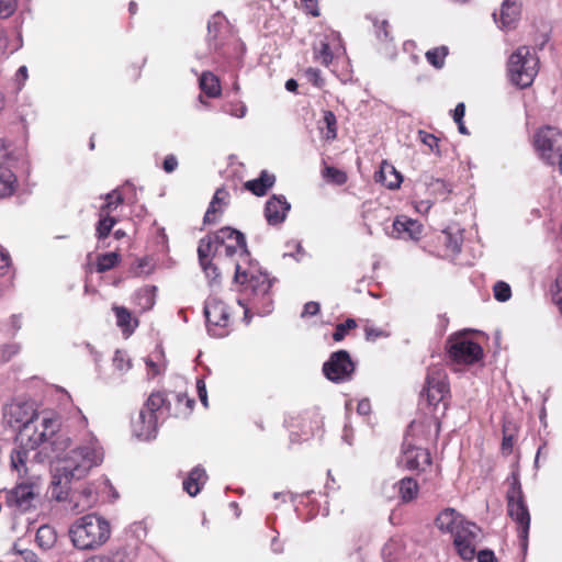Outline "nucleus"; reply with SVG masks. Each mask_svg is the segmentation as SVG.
<instances>
[{
	"label": "nucleus",
	"mask_w": 562,
	"mask_h": 562,
	"mask_svg": "<svg viewBox=\"0 0 562 562\" xmlns=\"http://www.w3.org/2000/svg\"><path fill=\"white\" fill-rule=\"evenodd\" d=\"M35 539L41 548L49 549L56 541V533L49 526H42L37 529Z\"/></svg>",
	"instance_id": "obj_38"
},
{
	"label": "nucleus",
	"mask_w": 562,
	"mask_h": 562,
	"mask_svg": "<svg viewBox=\"0 0 562 562\" xmlns=\"http://www.w3.org/2000/svg\"><path fill=\"white\" fill-rule=\"evenodd\" d=\"M72 480L74 479L70 477L67 473H61V471H58V468L55 467L50 485L52 497L58 502L69 498V502L72 503V509L77 512H83L91 507L95 501V497L92 491L89 488H83L82 491H75L70 493V483Z\"/></svg>",
	"instance_id": "obj_5"
},
{
	"label": "nucleus",
	"mask_w": 562,
	"mask_h": 562,
	"mask_svg": "<svg viewBox=\"0 0 562 562\" xmlns=\"http://www.w3.org/2000/svg\"><path fill=\"white\" fill-rule=\"evenodd\" d=\"M121 260V254L119 251V249L114 250V251H111V252H108V257H106V261H108V270L114 268L115 266L119 265Z\"/></svg>",
	"instance_id": "obj_62"
},
{
	"label": "nucleus",
	"mask_w": 562,
	"mask_h": 562,
	"mask_svg": "<svg viewBox=\"0 0 562 562\" xmlns=\"http://www.w3.org/2000/svg\"><path fill=\"white\" fill-rule=\"evenodd\" d=\"M520 16V4L517 0H504L501 7V25L513 29Z\"/></svg>",
	"instance_id": "obj_27"
},
{
	"label": "nucleus",
	"mask_w": 562,
	"mask_h": 562,
	"mask_svg": "<svg viewBox=\"0 0 562 562\" xmlns=\"http://www.w3.org/2000/svg\"><path fill=\"white\" fill-rule=\"evenodd\" d=\"M425 184L428 191L437 198L446 199L452 191L451 184L440 178L426 177Z\"/></svg>",
	"instance_id": "obj_30"
},
{
	"label": "nucleus",
	"mask_w": 562,
	"mask_h": 562,
	"mask_svg": "<svg viewBox=\"0 0 562 562\" xmlns=\"http://www.w3.org/2000/svg\"><path fill=\"white\" fill-rule=\"evenodd\" d=\"M374 33L379 41L389 42L391 41V36L389 33V22L386 20L379 21L378 19H373Z\"/></svg>",
	"instance_id": "obj_45"
},
{
	"label": "nucleus",
	"mask_w": 562,
	"mask_h": 562,
	"mask_svg": "<svg viewBox=\"0 0 562 562\" xmlns=\"http://www.w3.org/2000/svg\"><path fill=\"white\" fill-rule=\"evenodd\" d=\"M448 55L447 46H438L426 52L425 56L427 61L435 68L440 69L445 65V59Z\"/></svg>",
	"instance_id": "obj_37"
},
{
	"label": "nucleus",
	"mask_w": 562,
	"mask_h": 562,
	"mask_svg": "<svg viewBox=\"0 0 562 562\" xmlns=\"http://www.w3.org/2000/svg\"><path fill=\"white\" fill-rule=\"evenodd\" d=\"M154 290L155 288H145L137 292L139 305L144 311L151 308L155 304Z\"/></svg>",
	"instance_id": "obj_44"
},
{
	"label": "nucleus",
	"mask_w": 562,
	"mask_h": 562,
	"mask_svg": "<svg viewBox=\"0 0 562 562\" xmlns=\"http://www.w3.org/2000/svg\"><path fill=\"white\" fill-rule=\"evenodd\" d=\"M324 178L327 180L334 182L335 184L341 186L345 184L347 181V175L345 171L339 170L335 167L327 166L325 167L323 171Z\"/></svg>",
	"instance_id": "obj_41"
},
{
	"label": "nucleus",
	"mask_w": 562,
	"mask_h": 562,
	"mask_svg": "<svg viewBox=\"0 0 562 562\" xmlns=\"http://www.w3.org/2000/svg\"><path fill=\"white\" fill-rule=\"evenodd\" d=\"M291 209V204L286 201L285 196L273 194L268 199L265 205V218L271 226L281 225Z\"/></svg>",
	"instance_id": "obj_19"
},
{
	"label": "nucleus",
	"mask_w": 562,
	"mask_h": 562,
	"mask_svg": "<svg viewBox=\"0 0 562 562\" xmlns=\"http://www.w3.org/2000/svg\"><path fill=\"white\" fill-rule=\"evenodd\" d=\"M86 292L98 293V286L103 280V272H105V254H89L86 265Z\"/></svg>",
	"instance_id": "obj_17"
},
{
	"label": "nucleus",
	"mask_w": 562,
	"mask_h": 562,
	"mask_svg": "<svg viewBox=\"0 0 562 562\" xmlns=\"http://www.w3.org/2000/svg\"><path fill=\"white\" fill-rule=\"evenodd\" d=\"M321 305L318 302L310 301L305 303L301 317L315 316L319 313Z\"/></svg>",
	"instance_id": "obj_52"
},
{
	"label": "nucleus",
	"mask_w": 562,
	"mask_h": 562,
	"mask_svg": "<svg viewBox=\"0 0 562 562\" xmlns=\"http://www.w3.org/2000/svg\"><path fill=\"white\" fill-rule=\"evenodd\" d=\"M247 108L245 104H238L236 106L231 105V108L225 106V112L229 113L236 117H244L246 114Z\"/></svg>",
	"instance_id": "obj_61"
},
{
	"label": "nucleus",
	"mask_w": 562,
	"mask_h": 562,
	"mask_svg": "<svg viewBox=\"0 0 562 562\" xmlns=\"http://www.w3.org/2000/svg\"><path fill=\"white\" fill-rule=\"evenodd\" d=\"M166 403L167 398L164 392H153L145 402L143 409H145L150 416L156 415V412L162 408Z\"/></svg>",
	"instance_id": "obj_36"
},
{
	"label": "nucleus",
	"mask_w": 562,
	"mask_h": 562,
	"mask_svg": "<svg viewBox=\"0 0 562 562\" xmlns=\"http://www.w3.org/2000/svg\"><path fill=\"white\" fill-rule=\"evenodd\" d=\"M509 487L506 493L507 512L509 517L518 525V537L522 550H527L530 528V514L525 502L518 470L508 476Z\"/></svg>",
	"instance_id": "obj_1"
},
{
	"label": "nucleus",
	"mask_w": 562,
	"mask_h": 562,
	"mask_svg": "<svg viewBox=\"0 0 562 562\" xmlns=\"http://www.w3.org/2000/svg\"><path fill=\"white\" fill-rule=\"evenodd\" d=\"M494 297L498 302H506L512 296V289L508 283L504 281H497L493 286Z\"/></svg>",
	"instance_id": "obj_43"
},
{
	"label": "nucleus",
	"mask_w": 562,
	"mask_h": 562,
	"mask_svg": "<svg viewBox=\"0 0 562 562\" xmlns=\"http://www.w3.org/2000/svg\"><path fill=\"white\" fill-rule=\"evenodd\" d=\"M157 431V415H148L145 409H140L138 417L133 422V432L136 437L149 440L155 437Z\"/></svg>",
	"instance_id": "obj_21"
},
{
	"label": "nucleus",
	"mask_w": 562,
	"mask_h": 562,
	"mask_svg": "<svg viewBox=\"0 0 562 562\" xmlns=\"http://www.w3.org/2000/svg\"><path fill=\"white\" fill-rule=\"evenodd\" d=\"M374 179L376 182L384 184L387 189L395 190L400 188L403 181V176L392 164L383 161L379 171L375 172Z\"/></svg>",
	"instance_id": "obj_24"
},
{
	"label": "nucleus",
	"mask_w": 562,
	"mask_h": 562,
	"mask_svg": "<svg viewBox=\"0 0 562 562\" xmlns=\"http://www.w3.org/2000/svg\"><path fill=\"white\" fill-rule=\"evenodd\" d=\"M38 415L31 404L23 402H13L7 405L4 409L5 422L10 427L18 429V432Z\"/></svg>",
	"instance_id": "obj_16"
},
{
	"label": "nucleus",
	"mask_w": 562,
	"mask_h": 562,
	"mask_svg": "<svg viewBox=\"0 0 562 562\" xmlns=\"http://www.w3.org/2000/svg\"><path fill=\"white\" fill-rule=\"evenodd\" d=\"M468 521L457 513L453 508L443 509L436 518V526L443 532H449L452 536L459 531L461 526H464Z\"/></svg>",
	"instance_id": "obj_22"
},
{
	"label": "nucleus",
	"mask_w": 562,
	"mask_h": 562,
	"mask_svg": "<svg viewBox=\"0 0 562 562\" xmlns=\"http://www.w3.org/2000/svg\"><path fill=\"white\" fill-rule=\"evenodd\" d=\"M447 353L448 358L456 363L473 364L482 359L483 349L477 342L459 334L447 340Z\"/></svg>",
	"instance_id": "obj_9"
},
{
	"label": "nucleus",
	"mask_w": 562,
	"mask_h": 562,
	"mask_svg": "<svg viewBox=\"0 0 562 562\" xmlns=\"http://www.w3.org/2000/svg\"><path fill=\"white\" fill-rule=\"evenodd\" d=\"M234 281L236 283L245 284V290L250 291L256 297H266L269 295L272 280L268 273L251 270H243L240 263H235Z\"/></svg>",
	"instance_id": "obj_12"
},
{
	"label": "nucleus",
	"mask_w": 562,
	"mask_h": 562,
	"mask_svg": "<svg viewBox=\"0 0 562 562\" xmlns=\"http://www.w3.org/2000/svg\"><path fill=\"white\" fill-rule=\"evenodd\" d=\"M196 391H198V395H199L201 403L203 404L204 407H207L209 406L207 392H206V386H205L203 379L196 380Z\"/></svg>",
	"instance_id": "obj_55"
},
{
	"label": "nucleus",
	"mask_w": 562,
	"mask_h": 562,
	"mask_svg": "<svg viewBox=\"0 0 562 562\" xmlns=\"http://www.w3.org/2000/svg\"><path fill=\"white\" fill-rule=\"evenodd\" d=\"M356 370V364L347 350L333 352L323 364L324 375L334 383L350 381Z\"/></svg>",
	"instance_id": "obj_11"
},
{
	"label": "nucleus",
	"mask_w": 562,
	"mask_h": 562,
	"mask_svg": "<svg viewBox=\"0 0 562 562\" xmlns=\"http://www.w3.org/2000/svg\"><path fill=\"white\" fill-rule=\"evenodd\" d=\"M364 334L368 341H375L380 337H387L384 330L372 326H366Z\"/></svg>",
	"instance_id": "obj_51"
},
{
	"label": "nucleus",
	"mask_w": 562,
	"mask_h": 562,
	"mask_svg": "<svg viewBox=\"0 0 562 562\" xmlns=\"http://www.w3.org/2000/svg\"><path fill=\"white\" fill-rule=\"evenodd\" d=\"M58 430L56 418L38 415L31 423L26 424L16 436V441L26 448L36 449L49 440Z\"/></svg>",
	"instance_id": "obj_7"
},
{
	"label": "nucleus",
	"mask_w": 562,
	"mask_h": 562,
	"mask_svg": "<svg viewBox=\"0 0 562 562\" xmlns=\"http://www.w3.org/2000/svg\"><path fill=\"white\" fill-rule=\"evenodd\" d=\"M316 58L321 60L322 65L329 66L333 61V53L328 43H322L321 48L316 55Z\"/></svg>",
	"instance_id": "obj_48"
},
{
	"label": "nucleus",
	"mask_w": 562,
	"mask_h": 562,
	"mask_svg": "<svg viewBox=\"0 0 562 562\" xmlns=\"http://www.w3.org/2000/svg\"><path fill=\"white\" fill-rule=\"evenodd\" d=\"M276 182L274 175H270L267 170H262L257 179L245 182L244 187L257 196H263Z\"/></svg>",
	"instance_id": "obj_26"
},
{
	"label": "nucleus",
	"mask_w": 562,
	"mask_h": 562,
	"mask_svg": "<svg viewBox=\"0 0 562 562\" xmlns=\"http://www.w3.org/2000/svg\"><path fill=\"white\" fill-rule=\"evenodd\" d=\"M206 481L205 470L201 467H195L189 473V476L183 481V490L190 495L195 496Z\"/></svg>",
	"instance_id": "obj_28"
},
{
	"label": "nucleus",
	"mask_w": 562,
	"mask_h": 562,
	"mask_svg": "<svg viewBox=\"0 0 562 562\" xmlns=\"http://www.w3.org/2000/svg\"><path fill=\"white\" fill-rule=\"evenodd\" d=\"M211 282H216L220 278L218 268L210 260V265H200Z\"/></svg>",
	"instance_id": "obj_53"
},
{
	"label": "nucleus",
	"mask_w": 562,
	"mask_h": 562,
	"mask_svg": "<svg viewBox=\"0 0 562 562\" xmlns=\"http://www.w3.org/2000/svg\"><path fill=\"white\" fill-rule=\"evenodd\" d=\"M162 167H164V170L168 173L175 171L178 167V160H177L176 156H173V155L166 156L164 159Z\"/></svg>",
	"instance_id": "obj_59"
},
{
	"label": "nucleus",
	"mask_w": 562,
	"mask_h": 562,
	"mask_svg": "<svg viewBox=\"0 0 562 562\" xmlns=\"http://www.w3.org/2000/svg\"><path fill=\"white\" fill-rule=\"evenodd\" d=\"M418 136L420 142L428 146L432 151H435L436 154L440 153L438 148L439 139L434 134L427 133L425 131H419Z\"/></svg>",
	"instance_id": "obj_47"
},
{
	"label": "nucleus",
	"mask_w": 562,
	"mask_h": 562,
	"mask_svg": "<svg viewBox=\"0 0 562 562\" xmlns=\"http://www.w3.org/2000/svg\"><path fill=\"white\" fill-rule=\"evenodd\" d=\"M323 121L326 125L325 138L333 140L337 137V120L336 115L331 111H325Z\"/></svg>",
	"instance_id": "obj_40"
},
{
	"label": "nucleus",
	"mask_w": 562,
	"mask_h": 562,
	"mask_svg": "<svg viewBox=\"0 0 562 562\" xmlns=\"http://www.w3.org/2000/svg\"><path fill=\"white\" fill-rule=\"evenodd\" d=\"M105 520L94 514L78 519L70 528V538L75 547L81 550L93 549L104 541Z\"/></svg>",
	"instance_id": "obj_4"
},
{
	"label": "nucleus",
	"mask_w": 562,
	"mask_h": 562,
	"mask_svg": "<svg viewBox=\"0 0 562 562\" xmlns=\"http://www.w3.org/2000/svg\"><path fill=\"white\" fill-rule=\"evenodd\" d=\"M481 529L474 522H467L453 536V544L458 554L465 561H472L476 554Z\"/></svg>",
	"instance_id": "obj_13"
},
{
	"label": "nucleus",
	"mask_w": 562,
	"mask_h": 562,
	"mask_svg": "<svg viewBox=\"0 0 562 562\" xmlns=\"http://www.w3.org/2000/svg\"><path fill=\"white\" fill-rule=\"evenodd\" d=\"M475 555L477 558V562H497L494 552L488 549L481 550Z\"/></svg>",
	"instance_id": "obj_58"
},
{
	"label": "nucleus",
	"mask_w": 562,
	"mask_h": 562,
	"mask_svg": "<svg viewBox=\"0 0 562 562\" xmlns=\"http://www.w3.org/2000/svg\"><path fill=\"white\" fill-rule=\"evenodd\" d=\"M507 67L512 83L528 88L539 71V58L529 46H520L510 55Z\"/></svg>",
	"instance_id": "obj_3"
},
{
	"label": "nucleus",
	"mask_w": 562,
	"mask_h": 562,
	"mask_svg": "<svg viewBox=\"0 0 562 562\" xmlns=\"http://www.w3.org/2000/svg\"><path fill=\"white\" fill-rule=\"evenodd\" d=\"M357 412L359 415L367 416L371 412V403L368 398L359 401L357 405Z\"/></svg>",
	"instance_id": "obj_63"
},
{
	"label": "nucleus",
	"mask_w": 562,
	"mask_h": 562,
	"mask_svg": "<svg viewBox=\"0 0 562 562\" xmlns=\"http://www.w3.org/2000/svg\"><path fill=\"white\" fill-rule=\"evenodd\" d=\"M16 9V0H0V18L11 16Z\"/></svg>",
	"instance_id": "obj_49"
},
{
	"label": "nucleus",
	"mask_w": 562,
	"mask_h": 562,
	"mask_svg": "<svg viewBox=\"0 0 562 562\" xmlns=\"http://www.w3.org/2000/svg\"><path fill=\"white\" fill-rule=\"evenodd\" d=\"M131 532L136 537V539L138 541H140L143 538L146 537L147 535V529H146V526L144 522L142 521H138V522H134L132 526H131Z\"/></svg>",
	"instance_id": "obj_56"
},
{
	"label": "nucleus",
	"mask_w": 562,
	"mask_h": 562,
	"mask_svg": "<svg viewBox=\"0 0 562 562\" xmlns=\"http://www.w3.org/2000/svg\"><path fill=\"white\" fill-rule=\"evenodd\" d=\"M225 18L221 13L214 14L207 22L206 42L210 52L222 54L224 41L222 37V29L224 27Z\"/></svg>",
	"instance_id": "obj_20"
},
{
	"label": "nucleus",
	"mask_w": 562,
	"mask_h": 562,
	"mask_svg": "<svg viewBox=\"0 0 562 562\" xmlns=\"http://www.w3.org/2000/svg\"><path fill=\"white\" fill-rule=\"evenodd\" d=\"M397 463L406 470L420 471L425 465H429L431 463V458L427 449L404 442Z\"/></svg>",
	"instance_id": "obj_15"
},
{
	"label": "nucleus",
	"mask_w": 562,
	"mask_h": 562,
	"mask_svg": "<svg viewBox=\"0 0 562 562\" xmlns=\"http://www.w3.org/2000/svg\"><path fill=\"white\" fill-rule=\"evenodd\" d=\"M200 88L210 98L221 94L220 79L211 71H204L200 77Z\"/></svg>",
	"instance_id": "obj_29"
},
{
	"label": "nucleus",
	"mask_w": 562,
	"mask_h": 562,
	"mask_svg": "<svg viewBox=\"0 0 562 562\" xmlns=\"http://www.w3.org/2000/svg\"><path fill=\"white\" fill-rule=\"evenodd\" d=\"M393 231L397 238L417 240L422 234V225L406 216H397L393 222Z\"/></svg>",
	"instance_id": "obj_23"
},
{
	"label": "nucleus",
	"mask_w": 562,
	"mask_h": 562,
	"mask_svg": "<svg viewBox=\"0 0 562 562\" xmlns=\"http://www.w3.org/2000/svg\"><path fill=\"white\" fill-rule=\"evenodd\" d=\"M305 76L314 86L318 88L323 87L324 79L321 76L319 69L310 67L305 70Z\"/></svg>",
	"instance_id": "obj_50"
},
{
	"label": "nucleus",
	"mask_w": 562,
	"mask_h": 562,
	"mask_svg": "<svg viewBox=\"0 0 562 562\" xmlns=\"http://www.w3.org/2000/svg\"><path fill=\"white\" fill-rule=\"evenodd\" d=\"M357 323L353 318H347L346 322L336 325L335 331L333 333V339L335 341H341L349 329L356 328Z\"/></svg>",
	"instance_id": "obj_42"
},
{
	"label": "nucleus",
	"mask_w": 562,
	"mask_h": 562,
	"mask_svg": "<svg viewBox=\"0 0 562 562\" xmlns=\"http://www.w3.org/2000/svg\"><path fill=\"white\" fill-rule=\"evenodd\" d=\"M137 555V546L128 544L112 551L108 562H133Z\"/></svg>",
	"instance_id": "obj_34"
},
{
	"label": "nucleus",
	"mask_w": 562,
	"mask_h": 562,
	"mask_svg": "<svg viewBox=\"0 0 562 562\" xmlns=\"http://www.w3.org/2000/svg\"><path fill=\"white\" fill-rule=\"evenodd\" d=\"M558 290L553 295V300L562 314V279L557 282Z\"/></svg>",
	"instance_id": "obj_64"
},
{
	"label": "nucleus",
	"mask_w": 562,
	"mask_h": 562,
	"mask_svg": "<svg viewBox=\"0 0 562 562\" xmlns=\"http://www.w3.org/2000/svg\"><path fill=\"white\" fill-rule=\"evenodd\" d=\"M112 361L113 367L120 372L127 371L131 368V359L125 351L116 350Z\"/></svg>",
	"instance_id": "obj_46"
},
{
	"label": "nucleus",
	"mask_w": 562,
	"mask_h": 562,
	"mask_svg": "<svg viewBox=\"0 0 562 562\" xmlns=\"http://www.w3.org/2000/svg\"><path fill=\"white\" fill-rule=\"evenodd\" d=\"M16 177L9 169L0 170V198H5L14 192Z\"/></svg>",
	"instance_id": "obj_35"
},
{
	"label": "nucleus",
	"mask_w": 562,
	"mask_h": 562,
	"mask_svg": "<svg viewBox=\"0 0 562 562\" xmlns=\"http://www.w3.org/2000/svg\"><path fill=\"white\" fill-rule=\"evenodd\" d=\"M514 438L512 435L504 432L502 441V451L504 454H509L513 451Z\"/></svg>",
	"instance_id": "obj_60"
},
{
	"label": "nucleus",
	"mask_w": 562,
	"mask_h": 562,
	"mask_svg": "<svg viewBox=\"0 0 562 562\" xmlns=\"http://www.w3.org/2000/svg\"><path fill=\"white\" fill-rule=\"evenodd\" d=\"M32 450L31 448H26L24 446H21L19 443V448L15 449L11 453V465L14 470H16L20 474H26V461H27V454L29 451Z\"/></svg>",
	"instance_id": "obj_33"
},
{
	"label": "nucleus",
	"mask_w": 562,
	"mask_h": 562,
	"mask_svg": "<svg viewBox=\"0 0 562 562\" xmlns=\"http://www.w3.org/2000/svg\"><path fill=\"white\" fill-rule=\"evenodd\" d=\"M533 146L546 164H557L558 156L562 153V132L554 126H542L535 133Z\"/></svg>",
	"instance_id": "obj_8"
},
{
	"label": "nucleus",
	"mask_w": 562,
	"mask_h": 562,
	"mask_svg": "<svg viewBox=\"0 0 562 562\" xmlns=\"http://www.w3.org/2000/svg\"><path fill=\"white\" fill-rule=\"evenodd\" d=\"M233 238L237 244L241 245L246 251L245 235L229 226L222 227L214 234L201 238L198 246V257L200 265H210V260L213 258L221 259L223 255L222 246L224 241L231 240Z\"/></svg>",
	"instance_id": "obj_6"
},
{
	"label": "nucleus",
	"mask_w": 562,
	"mask_h": 562,
	"mask_svg": "<svg viewBox=\"0 0 562 562\" xmlns=\"http://www.w3.org/2000/svg\"><path fill=\"white\" fill-rule=\"evenodd\" d=\"M441 238L447 250L452 254H459L461 251L463 236L459 229L453 232L451 228H447L442 231Z\"/></svg>",
	"instance_id": "obj_31"
},
{
	"label": "nucleus",
	"mask_w": 562,
	"mask_h": 562,
	"mask_svg": "<svg viewBox=\"0 0 562 562\" xmlns=\"http://www.w3.org/2000/svg\"><path fill=\"white\" fill-rule=\"evenodd\" d=\"M112 311L115 315L116 326L122 330L125 337L131 336L138 327V319L124 306L114 304Z\"/></svg>",
	"instance_id": "obj_25"
},
{
	"label": "nucleus",
	"mask_w": 562,
	"mask_h": 562,
	"mask_svg": "<svg viewBox=\"0 0 562 562\" xmlns=\"http://www.w3.org/2000/svg\"><path fill=\"white\" fill-rule=\"evenodd\" d=\"M426 393L429 405L437 406L449 393L447 374L441 368H432L428 371L422 395Z\"/></svg>",
	"instance_id": "obj_14"
},
{
	"label": "nucleus",
	"mask_w": 562,
	"mask_h": 562,
	"mask_svg": "<svg viewBox=\"0 0 562 562\" xmlns=\"http://www.w3.org/2000/svg\"><path fill=\"white\" fill-rule=\"evenodd\" d=\"M203 313L210 335L224 337L228 334L229 312L226 304L217 297H209L205 301Z\"/></svg>",
	"instance_id": "obj_10"
},
{
	"label": "nucleus",
	"mask_w": 562,
	"mask_h": 562,
	"mask_svg": "<svg viewBox=\"0 0 562 562\" xmlns=\"http://www.w3.org/2000/svg\"><path fill=\"white\" fill-rule=\"evenodd\" d=\"M35 498L34 485L21 483L5 492V504L21 512L29 510Z\"/></svg>",
	"instance_id": "obj_18"
},
{
	"label": "nucleus",
	"mask_w": 562,
	"mask_h": 562,
	"mask_svg": "<svg viewBox=\"0 0 562 562\" xmlns=\"http://www.w3.org/2000/svg\"><path fill=\"white\" fill-rule=\"evenodd\" d=\"M102 463V454L91 446H81L58 459L56 467L75 480L85 477L89 471Z\"/></svg>",
	"instance_id": "obj_2"
},
{
	"label": "nucleus",
	"mask_w": 562,
	"mask_h": 562,
	"mask_svg": "<svg viewBox=\"0 0 562 562\" xmlns=\"http://www.w3.org/2000/svg\"><path fill=\"white\" fill-rule=\"evenodd\" d=\"M398 494L403 502H411L418 494V484L413 477H404L397 483Z\"/></svg>",
	"instance_id": "obj_32"
},
{
	"label": "nucleus",
	"mask_w": 562,
	"mask_h": 562,
	"mask_svg": "<svg viewBox=\"0 0 562 562\" xmlns=\"http://www.w3.org/2000/svg\"><path fill=\"white\" fill-rule=\"evenodd\" d=\"M123 200L122 193L117 190L108 193V211L123 203Z\"/></svg>",
	"instance_id": "obj_54"
},
{
	"label": "nucleus",
	"mask_w": 562,
	"mask_h": 562,
	"mask_svg": "<svg viewBox=\"0 0 562 562\" xmlns=\"http://www.w3.org/2000/svg\"><path fill=\"white\" fill-rule=\"evenodd\" d=\"M222 258H233L237 252H239V256L241 257H249V250L246 247V251L244 250V247L236 243V240L233 238L231 240L224 241L222 246Z\"/></svg>",
	"instance_id": "obj_39"
},
{
	"label": "nucleus",
	"mask_w": 562,
	"mask_h": 562,
	"mask_svg": "<svg viewBox=\"0 0 562 562\" xmlns=\"http://www.w3.org/2000/svg\"><path fill=\"white\" fill-rule=\"evenodd\" d=\"M215 205H216L215 203H212V202L210 203V205L204 214V217H203L204 224H213L216 222V213L220 210L216 209Z\"/></svg>",
	"instance_id": "obj_57"
}]
</instances>
